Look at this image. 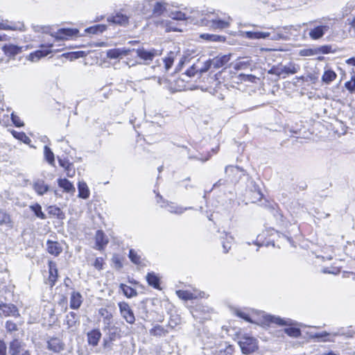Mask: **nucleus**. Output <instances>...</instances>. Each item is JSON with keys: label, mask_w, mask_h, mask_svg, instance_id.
Listing matches in <instances>:
<instances>
[{"label": "nucleus", "mask_w": 355, "mask_h": 355, "mask_svg": "<svg viewBox=\"0 0 355 355\" xmlns=\"http://www.w3.org/2000/svg\"><path fill=\"white\" fill-rule=\"evenodd\" d=\"M300 67L293 62H289L286 65L279 64L274 65L268 70L269 74L275 75L277 77L285 78L287 76L291 74H295L299 71Z\"/></svg>", "instance_id": "1"}, {"label": "nucleus", "mask_w": 355, "mask_h": 355, "mask_svg": "<svg viewBox=\"0 0 355 355\" xmlns=\"http://www.w3.org/2000/svg\"><path fill=\"white\" fill-rule=\"evenodd\" d=\"M231 21V17L225 15H223L217 19H213V17L211 16V17L200 18V25L215 30H222L228 28L230 25Z\"/></svg>", "instance_id": "2"}, {"label": "nucleus", "mask_w": 355, "mask_h": 355, "mask_svg": "<svg viewBox=\"0 0 355 355\" xmlns=\"http://www.w3.org/2000/svg\"><path fill=\"white\" fill-rule=\"evenodd\" d=\"M112 315L111 313L107 314L103 318L105 324L103 330L105 332L106 337L109 341H114L119 339L121 336V329L115 324L112 323Z\"/></svg>", "instance_id": "3"}, {"label": "nucleus", "mask_w": 355, "mask_h": 355, "mask_svg": "<svg viewBox=\"0 0 355 355\" xmlns=\"http://www.w3.org/2000/svg\"><path fill=\"white\" fill-rule=\"evenodd\" d=\"M269 29L272 30V32L245 31L243 33V35L245 37L250 40L270 38L272 40H279L286 38L280 32H275L273 28H270Z\"/></svg>", "instance_id": "4"}, {"label": "nucleus", "mask_w": 355, "mask_h": 355, "mask_svg": "<svg viewBox=\"0 0 355 355\" xmlns=\"http://www.w3.org/2000/svg\"><path fill=\"white\" fill-rule=\"evenodd\" d=\"M241 352L244 354H249L258 349V342L256 338L250 336H243L239 341Z\"/></svg>", "instance_id": "5"}, {"label": "nucleus", "mask_w": 355, "mask_h": 355, "mask_svg": "<svg viewBox=\"0 0 355 355\" xmlns=\"http://www.w3.org/2000/svg\"><path fill=\"white\" fill-rule=\"evenodd\" d=\"M137 55L143 60L145 64H149L150 62L157 57L162 54V50L150 49H146L144 48L138 49L136 50Z\"/></svg>", "instance_id": "6"}, {"label": "nucleus", "mask_w": 355, "mask_h": 355, "mask_svg": "<svg viewBox=\"0 0 355 355\" xmlns=\"http://www.w3.org/2000/svg\"><path fill=\"white\" fill-rule=\"evenodd\" d=\"M79 31L76 28H60L56 32H51V36L55 40H67L73 37H77Z\"/></svg>", "instance_id": "7"}, {"label": "nucleus", "mask_w": 355, "mask_h": 355, "mask_svg": "<svg viewBox=\"0 0 355 355\" xmlns=\"http://www.w3.org/2000/svg\"><path fill=\"white\" fill-rule=\"evenodd\" d=\"M121 317L129 324H134L135 317L133 311L130 305L125 302H121L118 304Z\"/></svg>", "instance_id": "8"}, {"label": "nucleus", "mask_w": 355, "mask_h": 355, "mask_svg": "<svg viewBox=\"0 0 355 355\" xmlns=\"http://www.w3.org/2000/svg\"><path fill=\"white\" fill-rule=\"evenodd\" d=\"M8 352L10 355H31L29 350L24 349L17 339L10 343Z\"/></svg>", "instance_id": "9"}, {"label": "nucleus", "mask_w": 355, "mask_h": 355, "mask_svg": "<svg viewBox=\"0 0 355 355\" xmlns=\"http://www.w3.org/2000/svg\"><path fill=\"white\" fill-rule=\"evenodd\" d=\"M0 311L3 313V314L6 317L13 316L18 317L19 316V311L17 306L12 304H6L1 302L0 303Z\"/></svg>", "instance_id": "10"}, {"label": "nucleus", "mask_w": 355, "mask_h": 355, "mask_svg": "<svg viewBox=\"0 0 355 355\" xmlns=\"http://www.w3.org/2000/svg\"><path fill=\"white\" fill-rule=\"evenodd\" d=\"M177 295L182 300L187 301L198 297H202L205 295L204 292L193 291L191 292L189 291L179 290L176 291Z\"/></svg>", "instance_id": "11"}, {"label": "nucleus", "mask_w": 355, "mask_h": 355, "mask_svg": "<svg viewBox=\"0 0 355 355\" xmlns=\"http://www.w3.org/2000/svg\"><path fill=\"white\" fill-rule=\"evenodd\" d=\"M64 348V344L58 338H51L47 341V349L54 353H59Z\"/></svg>", "instance_id": "12"}, {"label": "nucleus", "mask_w": 355, "mask_h": 355, "mask_svg": "<svg viewBox=\"0 0 355 355\" xmlns=\"http://www.w3.org/2000/svg\"><path fill=\"white\" fill-rule=\"evenodd\" d=\"M65 322L67 325V328L71 331H74L79 325V317L76 313L69 312L66 315Z\"/></svg>", "instance_id": "13"}, {"label": "nucleus", "mask_w": 355, "mask_h": 355, "mask_svg": "<svg viewBox=\"0 0 355 355\" xmlns=\"http://www.w3.org/2000/svg\"><path fill=\"white\" fill-rule=\"evenodd\" d=\"M329 29V27L327 25L318 26L311 29L309 35L312 40H316L320 39Z\"/></svg>", "instance_id": "14"}, {"label": "nucleus", "mask_w": 355, "mask_h": 355, "mask_svg": "<svg viewBox=\"0 0 355 355\" xmlns=\"http://www.w3.org/2000/svg\"><path fill=\"white\" fill-rule=\"evenodd\" d=\"M130 52V49H112L107 51L106 55L110 59L122 58L128 55Z\"/></svg>", "instance_id": "15"}, {"label": "nucleus", "mask_w": 355, "mask_h": 355, "mask_svg": "<svg viewBox=\"0 0 355 355\" xmlns=\"http://www.w3.org/2000/svg\"><path fill=\"white\" fill-rule=\"evenodd\" d=\"M162 207H164L166 210L172 214H182L185 211L192 209L191 207H182L173 202H164V205H161Z\"/></svg>", "instance_id": "16"}, {"label": "nucleus", "mask_w": 355, "mask_h": 355, "mask_svg": "<svg viewBox=\"0 0 355 355\" xmlns=\"http://www.w3.org/2000/svg\"><path fill=\"white\" fill-rule=\"evenodd\" d=\"M101 333L98 329H94L87 334V342L89 345L96 347L101 338Z\"/></svg>", "instance_id": "17"}, {"label": "nucleus", "mask_w": 355, "mask_h": 355, "mask_svg": "<svg viewBox=\"0 0 355 355\" xmlns=\"http://www.w3.org/2000/svg\"><path fill=\"white\" fill-rule=\"evenodd\" d=\"M230 59V55H218L213 59H210L213 68L219 69L226 64Z\"/></svg>", "instance_id": "18"}, {"label": "nucleus", "mask_w": 355, "mask_h": 355, "mask_svg": "<svg viewBox=\"0 0 355 355\" xmlns=\"http://www.w3.org/2000/svg\"><path fill=\"white\" fill-rule=\"evenodd\" d=\"M2 50L6 55L10 58H14L15 55L20 53L22 51V47L14 44H5L2 47Z\"/></svg>", "instance_id": "19"}, {"label": "nucleus", "mask_w": 355, "mask_h": 355, "mask_svg": "<svg viewBox=\"0 0 355 355\" xmlns=\"http://www.w3.org/2000/svg\"><path fill=\"white\" fill-rule=\"evenodd\" d=\"M46 249L49 254L55 257L58 256L62 251V248L58 242L50 240L46 241Z\"/></svg>", "instance_id": "20"}, {"label": "nucleus", "mask_w": 355, "mask_h": 355, "mask_svg": "<svg viewBox=\"0 0 355 355\" xmlns=\"http://www.w3.org/2000/svg\"><path fill=\"white\" fill-rule=\"evenodd\" d=\"M48 265L49 270V282L50 286L52 287L55 285L58 277L57 265L55 262L53 261H49Z\"/></svg>", "instance_id": "21"}, {"label": "nucleus", "mask_w": 355, "mask_h": 355, "mask_svg": "<svg viewBox=\"0 0 355 355\" xmlns=\"http://www.w3.org/2000/svg\"><path fill=\"white\" fill-rule=\"evenodd\" d=\"M97 250H102L108 243V239L102 230H98L95 235Z\"/></svg>", "instance_id": "22"}, {"label": "nucleus", "mask_w": 355, "mask_h": 355, "mask_svg": "<svg viewBox=\"0 0 355 355\" xmlns=\"http://www.w3.org/2000/svg\"><path fill=\"white\" fill-rule=\"evenodd\" d=\"M267 320L271 323H275L280 326H292L295 324L294 322L289 318H281L277 316L268 315L267 316Z\"/></svg>", "instance_id": "23"}, {"label": "nucleus", "mask_w": 355, "mask_h": 355, "mask_svg": "<svg viewBox=\"0 0 355 355\" xmlns=\"http://www.w3.org/2000/svg\"><path fill=\"white\" fill-rule=\"evenodd\" d=\"M157 25L166 28V31H182L183 29L180 25L175 24V22L172 20H166L161 22L157 21Z\"/></svg>", "instance_id": "24"}, {"label": "nucleus", "mask_w": 355, "mask_h": 355, "mask_svg": "<svg viewBox=\"0 0 355 355\" xmlns=\"http://www.w3.org/2000/svg\"><path fill=\"white\" fill-rule=\"evenodd\" d=\"M129 17L121 12H117L115 15L109 17L107 21L114 24L125 26L128 24Z\"/></svg>", "instance_id": "25"}, {"label": "nucleus", "mask_w": 355, "mask_h": 355, "mask_svg": "<svg viewBox=\"0 0 355 355\" xmlns=\"http://www.w3.org/2000/svg\"><path fill=\"white\" fill-rule=\"evenodd\" d=\"M83 302V296L78 292L73 291L70 297V308L78 309L80 308Z\"/></svg>", "instance_id": "26"}, {"label": "nucleus", "mask_w": 355, "mask_h": 355, "mask_svg": "<svg viewBox=\"0 0 355 355\" xmlns=\"http://www.w3.org/2000/svg\"><path fill=\"white\" fill-rule=\"evenodd\" d=\"M24 25L21 22L10 23L0 22V29L2 30H11V31H24Z\"/></svg>", "instance_id": "27"}, {"label": "nucleus", "mask_w": 355, "mask_h": 355, "mask_svg": "<svg viewBox=\"0 0 355 355\" xmlns=\"http://www.w3.org/2000/svg\"><path fill=\"white\" fill-rule=\"evenodd\" d=\"M205 13L206 12H204L203 11L191 9L190 11V15L187 17V20L189 19L194 24L200 25V18L203 17Z\"/></svg>", "instance_id": "28"}, {"label": "nucleus", "mask_w": 355, "mask_h": 355, "mask_svg": "<svg viewBox=\"0 0 355 355\" xmlns=\"http://www.w3.org/2000/svg\"><path fill=\"white\" fill-rule=\"evenodd\" d=\"M78 197L83 199H87L89 197V190L85 182H79L78 184Z\"/></svg>", "instance_id": "29"}, {"label": "nucleus", "mask_w": 355, "mask_h": 355, "mask_svg": "<svg viewBox=\"0 0 355 355\" xmlns=\"http://www.w3.org/2000/svg\"><path fill=\"white\" fill-rule=\"evenodd\" d=\"M200 37L202 40L210 41V42H222L225 40V37L224 36L215 35V34H209V33L200 34Z\"/></svg>", "instance_id": "30"}, {"label": "nucleus", "mask_w": 355, "mask_h": 355, "mask_svg": "<svg viewBox=\"0 0 355 355\" xmlns=\"http://www.w3.org/2000/svg\"><path fill=\"white\" fill-rule=\"evenodd\" d=\"M148 284L155 288H159V279L155 272H148L146 275Z\"/></svg>", "instance_id": "31"}, {"label": "nucleus", "mask_w": 355, "mask_h": 355, "mask_svg": "<svg viewBox=\"0 0 355 355\" xmlns=\"http://www.w3.org/2000/svg\"><path fill=\"white\" fill-rule=\"evenodd\" d=\"M34 190L40 196L49 190V187L42 180H37L33 184Z\"/></svg>", "instance_id": "32"}, {"label": "nucleus", "mask_w": 355, "mask_h": 355, "mask_svg": "<svg viewBox=\"0 0 355 355\" xmlns=\"http://www.w3.org/2000/svg\"><path fill=\"white\" fill-rule=\"evenodd\" d=\"M166 4L162 2H156L153 7V14L157 16L168 14Z\"/></svg>", "instance_id": "33"}, {"label": "nucleus", "mask_w": 355, "mask_h": 355, "mask_svg": "<svg viewBox=\"0 0 355 355\" xmlns=\"http://www.w3.org/2000/svg\"><path fill=\"white\" fill-rule=\"evenodd\" d=\"M51 50L47 51H42V50H37L35 52L31 53L29 55V60L32 62H37L41 58H43L46 55H47L49 53H51Z\"/></svg>", "instance_id": "34"}, {"label": "nucleus", "mask_w": 355, "mask_h": 355, "mask_svg": "<svg viewBox=\"0 0 355 355\" xmlns=\"http://www.w3.org/2000/svg\"><path fill=\"white\" fill-rule=\"evenodd\" d=\"M234 241V238L227 234H225V237L223 238L222 245L224 253H227L232 248V244Z\"/></svg>", "instance_id": "35"}, {"label": "nucleus", "mask_w": 355, "mask_h": 355, "mask_svg": "<svg viewBox=\"0 0 355 355\" xmlns=\"http://www.w3.org/2000/svg\"><path fill=\"white\" fill-rule=\"evenodd\" d=\"M44 154L45 159L48 162V163L54 166H55V157L54 154L51 150L49 147L45 146L44 148Z\"/></svg>", "instance_id": "36"}, {"label": "nucleus", "mask_w": 355, "mask_h": 355, "mask_svg": "<svg viewBox=\"0 0 355 355\" xmlns=\"http://www.w3.org/2000/svg\"><path fill=\"white\" fill-rule=\"evenodd\" d=\"M175 58V53L173 51H170L167 56L163 59L166 71H168L171 69L173 64Z\"/></svg>", "instance_id": "37"}, {"label": "nucleus", "mask_w": 355, "mask_h": 355, "mask_svg": "<svg viewBox=\"0 0 355 355\" xmlns=\"http://www.w3.org/2000/svg\"><path fill=\"white\" fill-rule=\"evenodd\" d=\"M234 348L232 345L225 343L220 345L218 349V355H232Z\"/></svg>", "instance_id": "38"}, {"label": "nucleus", "mask_w": 355, "mask_h": 355, "mask_svg": "<svg viewBox=\"0 0 355 355\" xmlns=\"http://www.w3.org/2000/svg\"><path fill=\"white\" fill-rule=\"evenodd\" d=\"M58 185L62 188L65 191L70 192L74 191L75 188L73 184L67 179H58Z\"/></svg>", "instance_id": "39"}, {"label": "nucleus", "mask_w": 355, "mask_h": 355, "mask_svg": "<svg viewBox=\"0 0 355 355\" xmlns=\"http://www.w3.org/2000/svg\"><path fill=\"white\" fill-rule=\"evenodd\" d=\"M336 73L332 70H327L324 71L322 80L326 84H329L336 78Z\"/></svg>", "instance_id": "40"}, {"label": "nucleus", "mask_w": 355, "mask_h": 355, "mask_svg": "<svg viewBox=\"0 0 355 355\" xmlns=\"http://www.w3.org/2000/svg\"><path fill=\"white\" fill-rule=\"evenodd\" d=\"M11 218L9 214L4 211H0V225H6L11 227Z\"/></svg>", "instance_id": "41"}, {"label": "nucleus", "mask_w": 355, "mask_h": 355, "mask_svg": "<svg viewBox=\"0 0 355 355\" xmlns=\"http://www.w3.org/2000/svg\"><path fill=\"white\" fill-rule=\"evenodd\" d=\"M149 332L151 336H162L167 333V331L162 326L156 325Z\"/></svg>", "instance_id": "42"}, {"label": "nucleus", "mask_w": 355, "mask_h": 355, "mask_svg": "<svg viewBox=\"0 0 355 355\" xmlns=\"http://www.w3.org/2000/svg\"><path fill=\"white\" fill-rule=\"evenodd\" d=\"M11 133L15 138L23 141L24 144H29L31 142V139L23 132L12 130Z\"/></svg>", "instance_id": "43"}, {"label": "nucleus", "mask_w": 355, "mask_h": 355, "mask_svg": "<svg viewBox=\"0 0 355 355\" xmlns=\"http://www.w3.org/2000/svg\"><path fill=\"white\" fill-rule=\"evenodd\" d=\"M121 288L123 294L127 297H132L137 295V292L136 291V290H135L134 288H132V287H130L129 286H127L125 284H121Z\"/></svg>", "instance_id": "44"}, {"label": "nucleus", "mask_w": 355, "mask_h": 355, "mask_svg": "<svg viewBox=\"0 0 355 355\" xmlns=\"http://www.w3.org/2000/svg\"><path fill=\"white\" fill-rule=\"evenodd\" d=\"M168 15L171 17V20H172L173 21H184L187 20L186 14L184 12H182L180 11L171 12Z\"/></svg>", "instance_id": "45"}, {"label": "nucleus", "mask_w": 355, "mask_h": 355, "mask_svg": "<svg viewBox=\"0 0 355 355\" xmlns=\"http://www.w3.org/2000/svg\"><path fill=\"white\" fill-rule=\"evenodd\" d=\"M105 29V25L98 24L86 28L85 32L92 34H97L98 33H103Z\"/></svg>", "instance_id": "46"}, {"label": "nucleus", "mask_w": 355, "mask_h": 355, "mask_svg": "<svg viewBox=\"0 0 355 355\" xmlns=\"http://www.w3.org/2000/svg\"><path fill=\"white\" fill-rule=\"evenodd\" d=\"M30 209H31V211L34 212V214L37 218L40 219L46 218V215L42 211V207L39 204L36 203L35 205L30 206Z\"/></svg>", "instance_id": "47"}, {"label": "nucleus", "mask_w": 355, "mask_h": 355, "mask_svg": "<svg viewBox=\"0 0 355 355\" xmlns=\"http://www.w3.org/2000/svg\"><path fill=\"white\" fill-rule=\"evenodd\" d=\"M329 334L327 331H322L320 333H315L311 336V337L317 341H329Z\"/></svg>", "instance_id": "48"}, {"label": "nucleus", "mask_w": 355, "mask_h": 355, "mask_svg": "<svg viewBox=\"0 0 355 355\" xmlns=\"http://www.w3.org/2000/svg\"><path fill=\"white\" fill-rule=\"evenodd\" d=\"M284 332L293 338H299L301 336V331L299 328L288 327L284 329Z\"/></svg>", "instance_id": "49"}, {"label": "nucleus", "mask_w": 355, "mask_h": 355, "mask_svg": "<svg viewBox=\"0 0 355 355\" xmlns=\"http://www.w3.org/2000/svg\"><path fill=\"white\" fill-rule=\"evenodd\" d=\"M129 258L131 261L135 264L138 265L141 263V256L138 254V253L135 250H130Z\"/></svg>", "instance_id": "50"}, {"label": "nucleus", "mask_w": 355, "mask_h": 355, "mask_svg": "<svg viewBox=\"0 0 355 355\" xmlns=\"http://www.w3.org/2000/svg\"><path fill=\"white\" fill-rule=\"evenodd\" d=\"M250 65H251L250 60L243 59V60H240L236 63V68L237 69L243 70V69H247Z\"/></svg>", "instance_id": "51"}, {"label": "nucleus", "mask_w": 355, "mask_h": 355, "mask_svg": "<svg viewBox=\"0 0 355 355\" xmlns=\"http://www.w3.org/2000/svg\"><path fill=\"white\" fill-rule=\"evenodd\" d=\"M49 213L50 214L57 216L58 218H62L64 216L62 211L60 208L53 206L49 207Z\"/></svg>", "instance_id": "52"}, {"label": "nucleus", "mask_w": 355, "mask_h": 355, "mask_svg": "<svg viewBox=\"0 0 355 355\" xmlns=\"http://www.w3.org/2000/svg\"><path fill=\"white\" fill-rule=\"evenodd\" d=\"M85 55V52L83 51H76V52H71L67 55V57L70 60H73L80 58H82Z\"/></svg>", "instance_id": "53"}, {"label": "nucleus", "mask_w": 355, "mask_h": 355, "mask_svg": "<svg viewBox=\"0 0 355 355\" xmlns=\"http://www.w3.org/2000/svg\"><path fill=\"white\" fill-rule=\"evenodd\" d=\"M345 86L350 92H353L355 89V76H353L349 81L346 82Z\"/></svg>", "instance_id": "54"}, {"label": "nucleus", "mask_w": 355, "mask_h": 355, "mask_svg": "<svg viewBox=\"0 0 355 355\" xmlns=\"http://www.w3.org/2000/svg\"><path fill=\"white\" fill-rule=\"evenodd\" d=\"M11 120L16 127L24 126V123L21 121L20 118L14 113L11 114Z\"/></svg>", "instance_id": "55"}, {"label": "nucleus", "mask_w": 355, "mask_h": 355, "mask_svg": "<svg viewBox=\"0 0 355 355\" xmlns=\"http://www.w3.org/2000/svg\"><path fill=\"white\" fill-rule=\"evenodd\" d=\"M211 68H213V67L212 64H211V60L209 59L204 63L203 66L201 68L199 69V73L202 74L203 73H205Z\"/></svg>", "instance_id": "56"}, {"label": "nucleus", "mask_w": 355, "mask_h": 355, "mask_svg": "<svg viewBox=\"0 0 355 355\" xmlns=\"http://www.w3.org/2000/svg\"><path fill=\"white\" fill-rule=\"evenodd\" d=\"M199 72V69H197V67L195 65L191 66L189 69L185 72V75L189 77H192L196 75V73Z\"/></svg>", "instance_id": "57"}, {"label": "nucleus", "mask_w": 355, "mask_h": 355, "mask_svg": "<svg viewBox=\"0 0 355 355\" xmlns=\"http://www.w3.org/2000/svg\"><path fill=\"white\" fill-rule=\"evenodd\" d=\"M6 328L8 331H13L17 329V324L12 321L8 320L6 323Z\"/></svg>", "instance_id": "58"}, {"label": "nucleus", "mask_w": 355, "mask_h": 355, "mask_svg": "<svg viewBox=\"0 0 355 355\" xmlns=\"http://www.w3.org/2000/svg\"><path fill=\"white\" fill-rule=\"evenodd\" d=\"M58 162L60 166L64 168H68L71 167V163H70L67 159H61L58 157Z\"/></svg>", "instance_id": "59"}, {"label": "nucleus", "mask_w": 355, "mask_h": 355, "mask_svg": "<svg viewBox=\"0 0 355 355\" xmlns=\"http://www.w3.org/2000/svg\"><path fill=\"white\" fill-rule=\"evenodd\" d=\"M241 171V170L240 169L239 167L233 166H227L225 167V172L227 174H228L230 172L235 173V172Z\"/></svg>", "instance_id": "60"}, {"label": "nucleus", "mask_w": 355, "mask_h": 355, "mask_svg": "<svg viewBox=\"0 0 355 355\" xmlns=\"http://www.w3.org/2000/svg\"><path fill=\"white\" fill-rule=\"evenodd\" d=\"M103 260L102 258H96L95 259L94 266L96 269L101 270L103 267Z\"/></svg>", "instance_id": "61"}, {"label": "nucleus", "mask_w": 355, "mask_h": 355, "mask_svg": "<svg viewBox=\"0 0 355 355\" xmlns=\"http://www.w3.org/2000/svg\"><path fill=\"white\" fill-rule=\"evenodd\" d=\"M236 315L239 317L244 319L245 320H246L248 322H250V318L246 313L241 311H236Z\"/></svg>", "instance_id": "62"}, {"label": "nucleus", "mask_w": 355, "mask_h": 355, "mask_svg": "<svg viewBox=\"0 0 355 355\" xmlns=\"http://www.w3.org/2000/svg\"><path fill=\"white\" fill-rule=\"evenodd\" d=\"M213 17V19H217L221 16L218 12H206L203 17Z\"/></svg>", "instance_id": "63"}, {"label": "nucleus", "mask_w": 355, "mask_h": 355, "mask_svg": "<svg viewBox=\"0 0 355 355\" xmlns=\"http://www.w3.org/2000/svg\"><path fill=\"white\" fill-rule=\"evenodd\" d=\"M0 355H6V345L5 343L0 340Z\"/></svg>", "instance_id": "64"}]
</instances>
